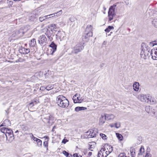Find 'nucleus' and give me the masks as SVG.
Segmentation results:
<instances>
[{
    "instance_id": "obj_29",
    "label": "nucleus",
    "mask_w": 157,
    "mask_h": 157,
    "mask_svg": "<svg viewBox=\"0 0 157 157\" xmlns=\"http://www.w3.org/2000/svg\"><path fill=\"white\" fill-rule=\"evenodd\" d=\"M13 0H7V3L8 5V7H10L12 6L13 4Z\"/></svg>"
},
{
    "instance_id": "obj_25",
    "label": "nucleus",
    "mask_w": 157,
    "mask_h": 157,
    "mask_svg": "<svg viewBox=\"0 0 157 157\" xmlns=\"http://www.w3.org/2000/svg\"><path fill=\"white\" fill-rule=\"evenodd\" d=\"M104 153L102 150H101L98 153V157H106V156L104 155Z\"/></svg>"
},
{
    "instance_id": "obj_3",
    "label": "nucleus",
    "mask_w": 157,
    "mask_h": 157,
    "mask_svg": "<svg viewBox=\"0 0 157 157\" xmlns=\"http://www.w3.org/2000/svg\"><path fill=\"white\" fill-rule=\"evenodd\" d=\"M56 103L58 106L62 108H67L69 105L68 100L62 95H59L57 97Z\"/></svg>"
},
{
    "instance_id": "obj_41",
    "label": "nucleus",
    "mask_w": 157,
    "mask_h": 157,
    "mask_svg": "<svg viewBox=\"0 0 157 157\" xmlns=\"http://www.w3.org/2000/svg\"><path fill=\"white\" fill-rule=\"evenodd\" d=\"M118 157H129V156H127L126 154L124 153H121L120 154L118 155Z\"/></svg>"
},
{
    "instance_id": "obj_30",
    "label": "nucleus",
    "mask_w": 157,
    "mask_h": 157,
    "mask_svg": "<svg viewBox=\"0 0 157 157\" xmlns=\"http://www.w3.org/2000/svg\"><path fill=\"white\" fill-rule=\"evenodd\" d=\"M152 23L154 26L157 28V19H155L152 21Z\"/></svg>"
},
{
    "instance_id": "obj_34",
    "label": "nucleus",
    "mask_w": 157,
    "mask_h": 157,
    "mask_svg": "<svg viewBox=\"0 0 157 157\" xmlns=\"http://www.w3.org/2000/svg\"><path fill=\"white\" fill-rule=\"evenodd\" d=\"M46 89L48 90H49L53 88V85L49 84L46 87Z\"/></svg>"
},
{
    "instance_id": "obj_47",
    "label": "nucleus",
    "mask_w": 157,
    "mask_h": 157,
    "mask_svg": "<svg viewBox=\"0 0 157 157\" xmlns=\"http://www.w3.org/2000/svg\"><path fill=\"white\" fill-rule=\"evenodd\" d=\"M52 15H53V14H50V15H48L45 16V18L46 20H47V19H48L49 18L51 17H50V16H52Z\"/></svg>"
},
{
    "instance_id": "obj_36",
    "label": "nucleus",
    "mask_w": 157,
    "mask_h": 157,
    "mask_svg": "<svg viewBox=\"0 0 157 157\" xmlns=\"http://www.w3.org/2000/svg\"><path fill=\"white\" fill-rule=\"evenodd\" d=\"M130 154L131 157H135V150L134 149L132 148V149L130 150Z\"/></svg>"
},
{
    "instance_id": "obj_45",
    "label": "nucleus",
    "mask_w": 157,
    "mask_h": 157,
    "mask_svg": "<svg viewBox=\"0 0 157 157\" xmlns=\"http://www.w3.org/2000/svg\"><path fill=\"white\" fill-rule=\"evenodd\" d=\"M115 127L116 128H118L120 127V123H116L115 124Z\"/></svg>"
},
{
    "instance_id": "obj_50",
    "label": "nucleus",
    "mask_w": 157,
    "mask_h": 157,
    "mask_svg": "<svg viewBox=\"0 0 157 157\" xmlns=\"http://www.w3.org/2000/svg\"><path fill=\"white\" fill-rule=\"evenodd\" d=\"M94 148V146H92V145H90V144H89V148L91 151H93V149Z\"/></svg>"
},
{
    "instance_id": "obj_42",
    "label": "nucleus",
    "mask_w": 157,
    "mask_h": 157,
    "mask_svg": "<svg viewBox=\"0 0 157 157\" xmlns=\"http://www.w3.org/2000/svg\"><path fill=\"white\" fill-rule=\"evenodd\" d=\"M50 26L51 27H52L53 28L54 31H56V30H54L55 29H56L57 28L56 25L55 24H52Z\"/></svg>"
},
{
    "instance_id": "obj_53",
    "label": "nucleus",
    "mask_w": 157,
    "mask_h": 157,
    "mask_svg": "<svg viewBox=\"0 0 157 157\" xmlns=\"http://www.w3.org/2000/svg\"><path fill=\"white\" fill-rule=\"evenodd\" d=\"M45 89H46V88L45 86H41L40 88V90H44Z\"/></svg>"
},
{
    "instance_id": "obj_7",
    "label": "nucleus",
    "mask_w": 157,
    "mask_h": 157,
    "mask_svg": "<svg viewBox=\"0 0 157 157\" xmlns=\"http://www.w3.org/2000/svg\"><path fill=\"white\" fill-rule=\"evenodd\" d=\"M45 34L50 41H52L53 40L52 37L54 36V33L51 29V30L47 29Z\"/></svg>"
},
{
    "instance_id": "obj_43",
    "label": "nucleus",
    "mask_w": 157,
    "mask_h": 157,
    "mask_svg": "<svg viewBox=\"0 0 157 157\" xmlns=\"http://www.w3.org/2000/svg\"><path fill=\"white\" fill-rule=\"evenodd\" d=\"M39 21L41 22H42L46 20L45 16L43 17H39Z\"/></svg>"
},
{
    "instance_id": "obj_17",
    "label": "nucleus",
    "mask_w": 157,
    "mask_h": 157,
    "mask_svg": "<svg viewBox=\"0 0 157 157\" xmlns=\"http://www.w3.org/2000/svg\"><path fill=\"white\" fill-rule=\"evenodd\" d=\"M133 87L134 90L136 91H137L139 88V83L137 82H135L133 84Z\"/></svg>"
},
{
    "instance_id": "obj_8",
    "label": "nucleus",
    "mask_w": 157,
    "mask_h": 157,
    "mask_svg": "<svg viewBox=\"0 0 157 157\" xmlns=\"http://www.w3.org/2000/svg\"><path fill=\"white\" fill-rule=\"evenodd\" d=\"M138 98L141 101L143 102H148L149 100V96H147L146 95L141 94L138 96Z\"/></svg>"
},
{
    "instance_id": "obj_1",
    "label": "nucleus",
    "mask_w": 157,
    "mask_h": 157,
    "mask_svg": "<svg viewBox=\"0 0 157 157\" xmlns=\"http://www.w3.org/2000/svg\"><path fill=\"white\" fill-rule=\"evenodd\" d=\"M1 132L6 135V143H11L14 140V137L12 129L9 128L2 127L1 128Z\"/></svg>"
},
{
    "instance_id": "obj_54",
    "label": "nucleus",
    "mask_w": 157,
    "mask_h": 157,
    "mask_svg": "<svg viewBox=\"0 0 157 157\" xmlns=\"http://www.w3.org/2000/svg\"><path fill=\"white\" fill-rule=\"evenodd\" d=\"M73 156L74 157H82V156L78 155V154L75 153L73 155Z\"/></svg>"
},
{
    "instance_id": "obj_12",
    "label": "nucleus",
    "mask_w": 157,
    "mask_h": 157,
    "mask_svg": "<svg viewBox=\"0 0 157 157\" xmlns=\"http://www.w3.org/2000/svg\"><path fill=\"white\" fill-rule=\"evenodd\" d=\"M49 46L52 48L51 49L52 52L51 53V55H53L54 52H55L57 49V45L54 42H52L51 44L49 45Z\"/></svg>"
},
{
    "instance_id": "obj_10",
    "label": "nucleus",
    "mask_w": 157,
    "mask_h": 157,
    "mask_svg": "<svg viewBox=\"0 0 157 157\" xmlns=\"http://www.w3.org/2000/svg\"><path fill=\"white\" fill-rule=\"evenodd\" d=\"M80 95L76 94L73 97V99L74 103H80L81 102V101L80 99Z\"/></svg>"
},
{
    "instance_id": "obj_57",
    "label": "nucleus",
    "mask_w": 157,
    "mask_h": 157,
    "mask_svg": "<svg viewBox=\"0 0 157 157\" xmlns=\"http://www.w3.org/2000/svg\"><path fill=\"white\" fill-rule=\"evenodd\" d=\"M111 152H109V151H106L105 152V156H106V157L109 155V154Z\"/></svg>"
},
{
    "instance_id": "obj_40",
    "label": "nucleus",
    "mask_w": 157,
    "mask_h": 157,
    "mask_svg": "<svg viewBox=\"0 0 157 157\" xmlns=\"http://www.w3.org/2000/svg\"><path fill=\"white\" fill-rule=\"evenodd\" d=\"M37 146L39 147L41 146L42 145V141L41 140L39 139V140L36 142Z\"/></svg>"
},
{
    "instance_id": "obj_28",
    "label": "nucleus",
    "mask_w": 157,
    "mask_h": 157,
    "mask_svg": "<svg viewBox=\"0 0 157 157\" xmlns=\"http://www.w3.org/2000/svg\"><path fill=\"white\" fill-rule=\"evenodd\" d=\"M116 135L117 138L120 140L122 141L123 140V136L121 134L119 133H116Z\"/></svg>"
},
{
    "instance_id": "obj_5",
    "label": "nucleus",
    "mask_w": 157,
    "mask_h": 157,
    "mask_svg": "<svg viewBox=\"0 0 157 157\" xmlns=\"http://www.w3.org/2000/svg\"><path fill=\"white\" fill-rule=\"evenodd\" d=\"M54 117L52 115H49L48 116L44 118L43 120L45 123L48 124V125H51L54 122Z\"/></svg>"
},
{
    "instance_id": "obj_33",
    "label": "nucleus",
    "mask_w": 157,
    "mask_h": 157,
    "mask_svg": "<svg viewBox=\"0 0 157 157\" xmlns=\"http://www.w3.org/2000/svg\"><path fill=\"white\" fill-rule=\"evenodd\" d=\"M91 131H92L91 137L93 138L96 137V131L94 132V130L93 129H91Z\"/></svg>"
},
{
    "instance_id": "obj_15",
    "label": "nucleus",
    "mask_w": 157,
    "mask_h": 157,
    "mask_svg": "<svg viewBox=\"0 0 157 157\" xmlns=\"http://www.w3.org/2000/svg\"><path fill=\"white\" fill-rule=\"evenodd\" d=\"M19 51L20 52L23 54H27L30 52V49L29 48L22 47L19 50Z\"/></svg>"
},
{
    "instance_id": "obj_49",
    "label": "nucleus",
    "mask_w": 157,
    "mask_h": 157,
    "mask_svg": "<svg viewBox=\"0 0 157 157\" xmlns=\"http://www.w3.org/2000/svg\"><path fill=\"white\" fill-rule=\"evenodd\" d=\"M150 151H151V149H150V148L148 147H147V149L146 151V153H150Z\"/></svg>"
},
{
    "instance_id": "obj_37",
    "label": "nucleus",
    "mask_w": 157,
    "mask_h": 157,
    "mask_svg": "<svg viewBox=\"0 0 157 157\" xmlns=\"http://www.w3.org/2000/svg\"><path fill=\"white\" fill-rule=\"evenodd\" d=\"M48 141H46L44 142L43 145L46 148L47 150H48Z\"/></svg>"
},
{
    "instance_id": "obj_20",
    "label": "nucleus",
    "mask_w": 157,
    "mask_h": 157,
    "mask_svg": "<svg viewBox=\"0 0 157 157\" xmlns=\"http://www.w3.org/2000/svg\"><path fill=\"white\" fill-rule=\"evenodd\" d=\"M16 36L17 37H19L22 36L23 35V31L21 30H17L15 32Z\"/></svg>"
},
{
    "instance_id": "obj_48",
    "label": "nucleus",
    "mask_w": 157,
    "mask_h": 157,
    "mask_svg": "<svg viewBox=\"0 0 157 157\" xmlns=\"http://www.w3.org/2000/svg\"><path fill=\"white\" fill-rule=\"evenodd\" d=\"M145 110L146 112L147 113H149L150 111V106H147L145 108Z\"/></svg>"
},
{
    "instance_id": "obj_39",
    "label": "nucleus",
    "mask_w": 157,
    "mask_h": 157,
    "mask_svg": "<svg viewBox=\"0 0 157 157\" xmlns=\"http://www.w3.org/2000/svg\"><path fill=\"white\" fill-rule=\"evenodd\" d=\"M100 135L103 139L106 140L107 139V136L105 134L101 133Z\"/></svg>"
},
{
    "instance_id": "obj_27",
    "label": "nucleus",
    "mask_w": 157,
    "mask_h": 157,
    "mask_svg": "<svg viewBox=\"0 0 157 157\" xmlns=\"http://www.w3.org/2000/svg\"><path fill=\"white\" fill-rule=\"evenodd\" d=\"M139 153L138 155H142L143 153L144 152V149L143 146H141L139 150Z\"/></svg>"
},
{
    "instance_id": "obj_51",
    "label": "nucleus",
    "mask_w": 157,
    "mask_h": 157,
    "mask_svg": "<svg viewBox=\"0 0 157 157\" xmlns=\"http://www.w3.org/2000/svg\"><path fill=\"white\" fill-rule=\"evenodd\" d=\"M151 155L150 153H146V155H145V157H151Z\"/></svg>"
},
{
    "instance_id": "obj_56",
    "label": "nucleus",
    "mask_w": 157,
    "mask_h": 157,
    "mask_svg": "<svg viewBox=\"0 0 157 157\" xmlns=\"http://www.w3.org/2000/svg\"><path fill=\"white\" fill-rule=\"evenodd\" d=\"M124 2L127 5H128L129 4V0H125Z\"/></svg>"
},
{
    "instance_id": "obj_14",
    "label": "nucleus",
    "mask_w": 157,
    "mask_h": 157,
    "mask_svg": "<svg viewBox=\"0 0 157 157\" xmlns=\"http://www.w3.org/2000/svg\"><path fill=\"white\" fill-rule=\"evenodd\" d=\"M155 49L154 50H151L152 54H151V58L154 60H157V51H155ZM157 51V48L156 49Z\"/></svg>"
},
{
    "instance_id": "obj_32",
    "label": "nucleus",
    "mask_w": 157,
    "mask_h": 157,
    "mask_svg": "<svg viewBox=\"0 0 157 157\" xmlns=\"http://www.w3.org/2000/svg\"><path fill=\"white\" fill-rule=\"evenodd\" d=\"M149 44L150 46L152 47H153L155 45H157V39L154 41L150 42Z\"/></svg>"
},
{
    "instance_id": "obj_4",
    "label": "nucleus",
    "mask_w": 157,
    "mask_h": 157,
    "mask_svg": "<svg viewBox=\"0 0 157 157\" xmlns=\"http://www.w3.org/2000/svg\"><path fill=\"white\" fill-rule=\"evenodd\" d=\"M116 6V5L113 4L109 7L108 12V21H110L113 20V17L116 15L115 9Z\"/></svg>"
},
{
    "instance_id": "obj_26",
    "label": "nucleus",
    "mask_w": 157,
    "mask_h": 157,
    "mask_svg": "<svg viewBox=\"0 0 157 157\" xmlns=\"http://www.w3.org/2000/svg\"><path fill=\"white\" fill-rule=\"evenodd\" d=\"M114 27L113 26H109L105 30V31L106 33L109 32L111 30L113 29Z\"/></svg>"
},
{
    "instance_id": "obj_38",
    "label": "nucleus",
    "mask_w": 157,
    "mask_h": 157,
    "mask_svg": "<svg viewBox=\"0 0 157 157\" xmlns=\"http://www.w3.org/2000/svg\"><path fill=\"white\" fill-rule=\"evenodd\" d=\"M107 146L108 147L107 149L109 151V152H111L113 150V147L110 145H108L107 144L106 145V146Z\"/></svg>"
},
{
    "instance_id": "obj_44",
    "label": "nucleus",
    "mask_w": 157,
    "mask_h": 157,
    "mask_svg": "<svg viewBox=\"0 0 157 157\" xmlns=\"http://www.w3.org/2000/svg\"><path fill=\"white\" fill-rule=\"evenodd\" d=\"M149 100L150 101H152L153 104H155L156 103V100L154 98H151Z\"/></svg>"
},
{
    "instance_id": "obj_46",
    "label": "nucleus",
    "mask_w": 157,
    "mask_h": 157,
    "mask_svg": "<svg viewBox=\"0 0 157 157\" xmlns=\"http://www.w3.org/2000/svg\"><path fill=\"white\" fill-rule=\"evenodd\" d=\"M62 12H63L62 10H61L59 12H58L56 13H55V14H58V15L59 16H60L62 14Z\"/></svg>"
},
{
    "instance_id": "obj_9",
    "label": "nucleus",
    "mask_w": 157,
    "mask_h": 157,
    "mask_svg": "<svg viewBox=\"0 0 157 157\" xmlns=\"http://www.w3.org/2000/svg\"><path fill=\"white\" fill-rule=\"evenodd\" d=\"M47 40V38L44 35H41L39 37V43L41 45H42L43 44L46 43Z\"/></svg>"
},
{
    "instance_id": "obj_62",
    "label": "nucleus",
    "mask_w": 157,
    "mask_h": 157,
    "mask_svg": "<svg viewBox=\"0 0 157 157\" xmlns=\"http://www.w3.org/2000/svg\"><path fill=\"white\" fill-rule=\"evenodd\" d=\"M104 64H105L104 63H102L100 65V67H103L104 66Z\"/></svg>"
},
{
    "instance_id": "obj_35",
    "label": "nucleus",
    "mask_w": 157,
    "mask_h": 157,
    "mask_svg": "<svg viewBox=\"0 0 157 157\" xmlns=\"http://www.w3.org/2000/svg\"><path fill=\"white\" fill-rule=\"evenodd\" d=\"M6 137L5 135L3 133L2 135H0V141H3Z\"/></svg>"
},
{
    "instance_id": "obj_24",
    "label": "nucleus",
    "mask_w": 157,
    "mask_h": 157,
    "mask_svg": "<svg viewBox=\"0 0 157 157\" xmlns=\"http://www.w3.org/2000/svg\"><path fill=\"white\" fill-rule=\"evenodd\" d=\"M36 44L35 39H32L29 43L30 46L32 47H34Z\"/></svg>"
},
{
    "instance_id": "obj_6",
    "label": "nucleus",
    "mask_w": 157,
    "mask_h": 157,
    "mask_svg": "<svg viewBox=\"0 0 157 157\" xmlns=\"http://www.w3.org/2000/svg\"><path fill=\"white\" fill-rule=\"evenodd\" d=\"M84 46L82 43H79L76 44L74 48L72 51L73 53L77 54L81 51L84 48Z\"/></svg>"
},
{
    "instance_id": "obj_59",
    "label": "nucleus",
    "mask_w": 157,
    "mask_h": 157,
    "mask_svg": "<svg viewBox=\"0 0 157 157\" xmlns=\"http://www.w3.org/2000/svg\"><path fill=\"white\" fill-rule=\"evenodd\" d=\"M44 138H45L47 140V141H49V137H48V136H45L44 137Z\"/></svg>"
},
{
    "instance_id": "obj_21",
    "label": "nucleus",
    "mask_w": 157,
    "mask_h": 157,
    "mask_svg": "<svg viewBox=\"0 0 157 157\" xmlns=\"http://www.w3.org/2000/svg\"><path fill=\"white\" fill-rule=\"evenodd\" d=\"M90 36H89V34L86 33V35L82 36V40L83 41L87 42L89 40V38Z\"/></svg>"
},
{
    "instance_id": "obj_60",
    "label": "nucleus",
    "mask_w": 157,
    "mask_h": 157,
    "mask_svg": "<svg viewBox=\"0 0 157 157\" xmlns=\"http://www.w3.org/2000/svg\"><path fill=\"white\" fill-rule=\"evenodd\" d=\"M30 134L31 135V139H33V140H34V138H35V137L33 136V135L32 133H30Z\"/></svg>"
},
{
    "instance_id": "obj_2",
    "label": "nucleus",
    "mask_w": 157,
    "mask_h": 157,
    "mask_svg": "<svg viewBox=\"0 0 157 157\" xmlns=\"http://www.w3.org/2000/svg\"><path fill=\"white\" fill-rule=\"evenodd\" d=\"M141 49L142 50L140 53L141 57L146 59L150 57L151 54H152V52L148 45L145 43L141 44Z\"/></svg>"
},
{
    "instance_id": "obj_63",
    "label": "nucleus",
    "mask_w": 157,
    "mask_h": 157,
    "mask_svg": "<svg viewBox=\"0 0 157 157\" xmlns=\"http://www.w3.org/2000/svg\"><path fill=\"white\" fill-rule=\"evenodd\" d=\"M34 104L33 103V102H32L29 104V105L31 106H33Z\"/></svg>"
},
{
    "instance_id": "obj_13",
    "label": "nucleus",
    "mask_w": 157,
    "mask_h": 157,
    "mask_svg": "<svg viewBox=\"0 0 157 157\" xmlns=\"http://www.w3.org/2000/svg\"><path fill=\"white\" fill-rule=\"evenodd\" d=\"M65 35V33L63 31L61 30L58 31L57 34L56 35V37L57 38L61 39L64 37Z\"/></svg>"
},
{
    "instance_id": "obj_61",
    "label": "nucleus",
    "mask_w": 157,
    "mask_h": 157,
    "mask_svg": "<svg viewBox=\"0 0 157 157\" xmlns=\"http://www.w3.org/2000/svg\"><path fill=\"white\" fill-rule=\"evenodd\" d=\"M23 59L21 58H19L18 59V62H22L23 61Z\"/></svg>"
},
{
    "instance_id": "obj_31",
    "label": "nucleus",
    "mask_w": 157,
    "mask_h": 157,
    "mask_svg": "<svg viewBox=\"0 0 157 157\" xmlns=\"http://www.w3.org/2000/svg\"><path fill=\"white\" fill-rule=\"evenodd\" d=\"M63 153L67 157H72V155L71 154H70L68 152L65 151H63Z\"/></svg>"
},
{
    "instance_id": "obj_18",
    "label": "nucleus",
    "mask_w": 157,
    "mask_h": 157,
    "mask_svg": "<svg viewBox=\"0 0 157 157\" xmlns=\"http://www.w3.org/2000/svg\"><path fill=\"white\" fill-rule=\"evenodd\" d=\"M10 121L8 119L5 120L2 124V125L3 126H8L10 125Z\"/></svg>"
},
{
    "instance_id": "obj_55",
    "label": "nucleus",
    "mask_w": 157,
    "mask_h": 157,
    "mask_svg": "<svg viewBox=\"0 0 157 157\" xmlns=\"http://www.w3.org/2000/svg\"><path fill=\"white\" fill-rule=\"evenodd\" d=\"M105 147H106V144L105 145H104V148H102L101 150H102V152H104L105 151Z\"/></svg>"
},
{
    "instance_id": "obj_23",
    "label": "nucleus",
    "mask_w": 157,
    "mask_h": 157,
    "mask_svg": "<svg viewBox=\"0 0 157 157\" xmlns=\"http://www.w3.org/2000/svg\"><path fill=\"white\" fill-rule=\"evenodd\" d=\"M91 131V129L89 130L88 131L86 132L85 134V137H86V138H91V134L92 132Z\"/></svg>"
},
{
    "instance_id": "obj_52",
    "label": "nucleus",
    "mask_w": 157,
    "mask_h": 157,
    "mask_svg": "<svg viewBox=\"0 0 157 157\" xmlns=\"http://www.w3.org/2000/svg\"><path fill=\"white\" fill-rule=\"evenodd\" d=\"M68 141V140H67L64 139L62 141V143H63L64 144H65Z\"/></svg>"
},
{
    "instance_id": "obj_11",
    "label": "nucleus",
    "mask_w": 157,
    "mask_h": 157,
    "mask_svg": "<svg viewBox=\"0 0 157 157\" xmlns=\"http://www.w3.org/2000/svg\"><path fill=\"white\" fill-rule=\"evenodd\" d=\"M86 33L89 34V36H92L93 33L92 32V27L90 25H88L87 26L85 30Z\"/></svg>"
},
{
    "instance_id": "obj_16",
    "label": "nucleus",
    "mask_w": 157,
    "mask_h": 157,
    "mask_svg": "<svg viewBox=\"0 0 157 157\" xmlns=\"http://www.w3.org/2000/svg\"><path fill=\"white\" fill-rule=\"evenodd\" d=\"M105 120H106L105 114L101 115L99 119V124L102 125L105 122Z\"/></svg>"
},
{
    "instance_id": "obj_58",
    "label": "nucleus",
    "mask_w": 157,
    "mask_h": 157,
    "mask_svg": "<svg viewBox=\"0 0 157 157\" xmlns=\"http://www.w3.org/2000/svg\"><path fill=\"white\" fill-rule=\"evenodd\" d=\"M22 129L23 130H26L27 129V127L26 126H23V127H22Z\"/></svg>"
},
{
    "instance_id": "obj_22",
    "label": "nucleus",
    "mask_w": 157,
    "mask_h": 157,
    "mask_svg": "<svg viewBox=\"0 0 157 157\" xmlns=\"http://www.w3.org/2000/svg\"><path fill=\"white\" fill-rule=\"evenodd\" d=\"M86 109V108L85 107H79L78 106L76 107L75 108V110L76 112H78L79 111L82 110H85Z\"/></svg>"
},
{
    "instance_id": "obj_19",
    "label": "nucleus",
    "mask_w": 157,
    "mask_h": 157,
    "mask_svg": "<svg viewBox=\"0 0 157 157\" xmlns=\"http://www.w3.org/2000/svg\"><path fill=\"white\" fill-rule=\"evenodd\" d=\"M105 117H106V120H110L114 118V116L112 114H105Z\"/></svg>"
},
{
    "instance_id": "obj_64",
    "label": "nucleus",
    "mask_w": 157,
    "mask_h": 157,
    "mask_svg": "<svg viewBox=\"0 0 157 157\" xmlns=\"http://www.w3.org/2000/svg\"><path fill=\"white\" fill-rule=\"evenodd\" d=\"M37 99H36L34 101H33V103L34 104H36L38 102L37 101Z\"/></svg>"
}]
</instances>
